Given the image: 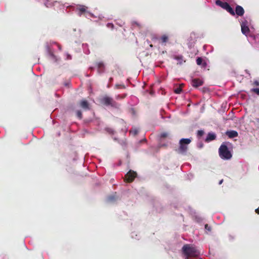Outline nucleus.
<instances>
[{
	"mask_svg": "<svg viewBox=\"0 0 259 259\" xmlns=\"http://www.w3.org/2000/svg\"><path fill=\"white\" fill-rule=\"evenodd\" d=\"M87 7L84 6H79L77 10L78 11V14L81 16L82 14L85 13L87 12Z\"/></svg>",
	"mask_w": 259,
	"mask_h": 259,
	"instance_id": "11",
	"label": "nucleus"
},
{
	"mask_svg": "<svg viewBox=\"0 0 259 259\" xmlns=\"http://www.w3.org/2000/svg\"><path fill=\"white\" fill-rule=\"evenodd\" d=\"M107 27L112 29L114 28V25L112 23H108L107 24Z\"/></svg>",
	"mask_w": 259,
	"mask_h": 259,
	"instance_id": "24",
	"label": "nucleus"
},
{
	"mask_svg": "<svg viewBox=\"0 0 259 259\" xmlns=\"http://www.w3.org/2000/svg\"><path fill=\"white\" fill-rule=\"evenodd\" d=\"M152 39L153 40H157V39H158V38H157V37H156V36L153 35V36H152Z\"/></svg>",
	"mask_w": 259,
	"mask_h": 259,
	"instance_id": "26",
	"label": "nucleus"
},
{
	"mask_svg": "<svg viewBox=\"0 0 259 259\" xmlns=\"http://www.w3.org/2000/svg\"><path fill=\"white\" fill-rule=\"evenodd\" d=\"M216 138V136L213 133H208L206 138V142H209L211 141H212L214 140Z\"/></svg>",
	"mask_w": 259,
	"mask_h": 259,
	"instance_id": "12",
	"label": "nucleus"
},
{
	"mask_svg": "<svg viewBox=\"0 0 259 259\" xmlns=\"http://www.w3.org/2000/svg\"><path fill=\"white\" fill-rule=\"evenodd\" d=\"M191 140L190 139H182L180 140V146L178 150L179 153L185 154L188 148V145L191 143Z\"/></svg>",
	"mask_w": 259,
	"mask_h": 259,
	"instance_id": "1",
	"label": "nucleus"
},
{
	"mask_svg": "<svg viewBox=\"0 0 259 259\" xmlns=\"http://www.w3.org/2000/svg\"><path fill=\"white\" fill-rule=\"evenodd\" d=\"M223 180L222 179V180H221L219 182V185H221V184L223 183Z\"/></svg>",
	"mask_w": 259,
	"mask_h": 259,
	"instance_id": "28",
	"label": "nucleus"
},
{
	"mask_svg": "<svg viewBox=\"0 0 259 259\" xmlns=\"http://www.w3.org/2000/svg\"><path fill=\"white\" fill-rule=\"evenodd\" d=\"M241 31L242 33L245 34V35H247V34L249 32V29L247 26L242 25L241 26Z\"/></svg>",
	"mask_w": 259,
	"mask_h": 259,
	"instance_id": "13",
	"label": "nucleus"
},
{
	"mask_svg": "<svg viewBox=\"0 0 259 259\" xmlns=\"http://www.w3.org/2000/svg\"><path fill=\"white\" fill-rule=\"evenodd\" d=\"M175 59L177 60L179 62L178 64L181 65L183 62V57L182 56H177L175 57Z\"/></svg>",
	"mask_w": 259,
	"mask_h": 259,
	"instance_id": "15",
	"label": "nucleus"
},
{
	"mask_svg": "<svg viewBox=\"0 0 259 259\" xmlns=\"http://www.w3.org/2000/svg\"><path fill=\"white\" fill-rule=\"evenodd\" d=\"M253 85H256V86H258L259 85V81L257 80L254 81Z\"/></svg>",
	"mask_w": 259,
	"mask_h": 259,
	"instance_id": "25",
	"label": "nucleus"
},
{
	"mask_svg": "<svg viewBox=\"0 0 259 259\" xmlns=\"http://www.w3.org/2000/svg\"><path fill=\"white\" fill-rule=\"evenodd\" d=\"M150 47L151 48H152V47H153V45H152V44H150Z\"/></svg>",
	"mask_w": 259,
	"mask_h": 259,
	"instance_id": "31",
	"label": "nucleus"
},
{
	"mask_svg": "<svg viewBox=\"0 0 259 259\" xmlns=\"http://www.w3.org/2000/svg\"><path fill=\"white\" fill-rule=\"evenodd\" d=\"M215 4L219 6L221 8L226 10L231 15L233 16H234L235 15L234 11L228 3L225 2H222L220 0H217L215 2Z\"/></svg>",
	"mask_w": 259,
	"mask_h": 259,
	"instance_id": "3",
	"label": "nucleus"
},
{
	"mask_svg": "<svg viewBox=\"0 0 259 259\" xmlns=\"http://www.w3.org/2000/svg\"><path fill=\"white\" fill-rule=\"evenodd\" d=\"M220 156L224 159H229L232 157V154L229 150L227 146L222 144L219 148Z\"/></svg>",
	"mask_w": 259,
	"mask_h": 259,
	"instance_id": "2",
	"label": "nucleus"
},
{
	"mask_svg": "<svg viewBox=\"0 0 259 259\" xmlns=\"http://www.w3.org/2000/svg\"><path fill=\"white\" fill-rule=\"evenodd\" d=\"M79 105L81 108L85 110H90V104L89 102L85 100L80 101Z\"/></svg>",
	"mask_w": 259,
	"mask_h": 259,
	"instance_id": "8",
	"label": "nucleus"
},
{
	"mask_svg": "<svg viewBox=\"0 0 259 259\" xmlns=\"http://www.w3.org/2000/svg\"><path fill=\"white\" fill-rule=\"evenodd\" d=\"M101 102L106 106H115L116 102L113 99L108 96H105L101 99Z\"/></svg>",
	"mask_w": 259,
	"mask_h": 259,
	"instance_id": "5",
	"label": "nucleus"
},
{
	"mask_svg": "<svg viewBox=\"0 0 259 259\" xmlns=\"http://www.w3.org/2000/svg\"><path fill=\"white\" fill-rule=\"evenodd\" d=\"M160 41L162 44L167 42L168 41V36L166 34L162 35L160 37Z\"/></svg>",
	"mask_w": 259,
	"mask_h": 259,
	"instance_id": "14",
	"label": "nucleus"
},
{
	"mask_svg": "<svg viewBox=\"0 0 259 259\" xmlns=\"http://www.w3.org/2000/svg\"><path fill=\"white\" fill-rule=\"evenodd\" d=\"M235 13H236L238 16H242L244 13V10L241 6L237 5L236 7Z\"/></svg>",
	"mask_w": 259,
	"mask_h": 259,
	"instance_id": "9",
	"label": "nucleus"
},
{
	"mask_svg": "<svg viewBox=\"0 0 259 259\" xmlns=\"http://www.w3.org/2000/svg\"><path fill=\"white\" fill-rule=\"evenodd\" d=\"M255 212L257 214H259V207L255 209Z\"/></svg>",
	"mask_w": 259,
	"mask_h": 259,
	"instance_id": "27",
	"label": "nucleus"
},
{
	"mask_svg": "<svg viewBox=\"0 0 259 259\" xmlns=\"http://www.w3.org/2000/svg\"><path fill=\"white\" fill-rule=\"evenodd\" d=\"M226 134L230 138H236L238 136V133L236 131L233 130L227 131Z\"/></svg>",
	"mask_w": 259,
	"mask_h": 259,
	"instance_id": "10",
	"label": "nucleus"
},
{
	"mask_svg": "<svg viewBox=\"0 0 259 259\" xmlns=\"http://www.w3.org/2000/svg\"><path fill=\"white\" fill-rule=\"evenodd\" d=\"M251 91L259 95V88L252 89Z\"/></svg>",
	"mask_w": 259,
	"mask_h": 259,
	"instance_id": "21",
	"label": "nucleus"
},
{
	"mask_svg": "<svg viewBox=\"0 0 259 259\" xmlns=\"http://www.w3.org/2000/svg\"><path fill=\"white\" fill-rule=\"evenodd\" d=\"M98 67V72L99 73L101 74L105 72V66L103 62H99L96 63Z\"/></svg>",
	"mask_w": 259,
	"mask_h": 259,
	"instance_id": "7",
	"label": "nucleus"
},
{
	"mask_svg": "<svg viewBox=\"0 0 259 259\" xmlns=\"http://www.w3.org/2000/svg\"><path fill=\"white\" fill-rule=\"evenodd\" d=\"M205 229L206 230H207L208 232H211V228L210 226H209L208 224H206L205 225Z\"/></svg>",
	"mask_w": 259,
	"mask_h": 259,
	"instance_id": "20",
	"label": "nucleus"
},
{
	"mask_svg": "<svg viewBox=\"0 0 259 259\" xmlns=\"http://www.w3.org/2000/svg\"><path fill=\"white\" fill-rule=\"evenodd\" d=\"M202 59L201 58L198 57L196 59V63H197V65H200L202 64Z\"/></svg>",
	"mask_w": 259,
	"mask_h": 259,
	"instance_id": "18",
	"label": "nucleus"
},
{
	"mask_svg": "<svg viewBox=\"0 0 259 259\" xmlns=\"http://www.w3.org/2000/svg\"><path fill=\"white\" fill-rule=\"evenodd\" d=\"M182 92V89L180 87L178 88H177L175 90V92L176 93V94H180Z\"/></svg>",
	"mask_w": 259,
	"mask_h": 259,
	"instance_id": "22",
	"label": "nucleus"
},
{
	"mask_svg": "<svg viewBox=\"0 0 259 259\" xmlns=\"http://www.w3.org/2000/svg\"><path fill=\"white\" fill-rule=\"evenodd\" d=\"M137 133H138V131H136V130H135V131H134V135H136V134H137Z\"/></svg>",
	"mask_w": 259,
	"mask_h": 259,
	"instance_id": "29",
	"label": "nucleus"
},
{
	"mask_svg": "<svg viewBox=\"0 0 259 259\" xmlns=\"http://www.w3.org/2000/svg\"><path fill=\"white\" fill-rule=\"evenodd\" d=\"M105 130L110 135H114L115 133L114 130L111 127H106Z\"/></svg>",
	"mask_w": 259,
	"mask_h": 259,
	"instance_id": "16",
	"label": "nucleus"
},
{
	"mask_svg": "<svg viewBox=\"0 0 259 259\" xmlns=\"http://www.w3.org/2000/svg\"><path fill=\"white\" fill-rule=\"evenodd\" d=\"M203 83V81L199 78H194L192 80V85L195 88L201 86Z\"/></svg>",
	"mask_w": 259,
	"mask_h": 259,
	"instance_id": "6",
	"label": "nucleus"
},
{
	"mask_svg": "<svg viewBox=\"0 0 259 259\" xmlns=\"http://www.w3.org/2000/svg\"><path fill=\"white\" fill-rule=\"evenodd\" d=\"M203 65L204 67H205L206 65V63H204Z\"/></svg>",
	"mask_w": 259,
	"mask_h": 259,
	"instance_id": "30",
	"label": "nucleus"
},
{
	"mask_svg": "<svg viewBox=\"0 0 259 259\" xmlns=\"http://www.w3.org/2000/svg\"><path fill=\"white\" fill-rule=\"evenodd\" d=\"M168 136V133L164 132L160 134V138H165Z\"/></svg>",
	"mask_w": 259,
	"mask_h": 259,
	"instance_id": "19",
	"label": "nucleus"
},
{
	"mask_svg": "<svg viewBox=\"0 0 259 259\" xmlns=\"http://www.w3.org/2000/svg\"><path fill=\"white\" fill-rule=\"evenodd\" d=\"M204 132L202 130H199L197 132V136L199 137H201L203 135Z\"/></svg>",
	"mask_w": 259,
	"mask_h": 259,
	"instance_id": "23",
	"label": "nucleus"
},
{
	"mask_svg": "<svg viewBox=\"0 0 259 259\" xmlns=\"http://www.w3.org/2000/svg\"><path fill=\"white\" fill-rule=\"evenodd\" d=\"M76 116H77V117L81 119L82 117V112L80 110H77L76 112Z\"/></svg>",
	"mask_w": 259,
	"mask_h": 259,
	"instance_id": "17",
	"label": "nucleus"
},
{
	"mask_svg": "<svg viewBox=\"0 0 259 259\" xmlns=\"http://www.w3.org/2000/svg\"><path fill=\"white\" fill-rule=\"evenodd\" d=\"M137 174L136 172L130 170L125 176L124 181L127 183L132 182L136 177H137Z\"/></svg>",
	"mask_w": 259,
	"mask_h": 259,
	"instance_id": "4",
	"label": "nucleus"
}]
</instances>
